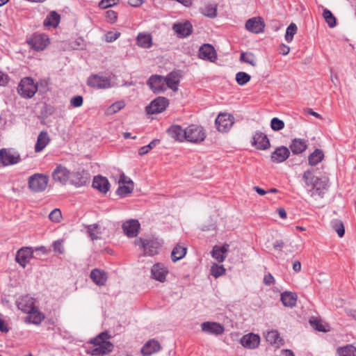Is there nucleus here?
Masks as SVG:
<instances>
[{
    "instance_id": "9b49d317",
    "label": "nucleus",
    "mask_w": 356,
    "mask_h": 356,
    "mask_svg": "<svg viewBox=\"0 0 356 356\" xmlns=\"http://www.w3.org/2000/svg\"><path fill=\"white\" fill-rule=\"evenodd\" d=\"M88 85L97 89H105L111 87V81L106 76L94 74L88 79Z\"/></svg>"
},
{
    "instance_id": "09e8293b",
    "label": "nucleus",
    "mask_w": 356,
    "mask_h": 356,
    "mask_svg": "<svg viewBox=\"0 0 356 356\" xmlns=\"http://www.w3.org/2000/svg\"><path fill=\"white\" fill-rule=\"evenodd\" d=\"M216 6L213 4L205 5L202 8V13L209 17H215L216 16Z\"/></svg>"
},
{
    "instance_id": "8fccbe9b",
    "label": "nucleus",
    "mask_w": 356,
    "mask_h": 356,
    "mask_svg": "<svg viewBox=\"0 0 356 356\" xmlns=\"http://www.w3.org/2000/svg\"><path fill=\"white\" fill-rule=\"evenodd\" d=\"M250 79L251 76L244 72H239L236 74V81L240 86H244L250 81Z\"/></svg>"
},
{
    "instance_id": "69168bd1",
    "label": "nucleus",
    "mask_w": 356,
    "mask_h": 356,
    "mask_svg": "<svg viewBox=\"0 0 356 356\" xmlns=\"http://www.w3.org/2000/svg\"><path fill=\"white\" fill-rule=\"evenodd\" d=\"M8 76L3 72L0 71V86H6L8 83Z\"/></svg>"
},
{
    "instance_id": "3c124183",
    "label": "nucleus",
    "mask_w": 356,
    "mask_h": 356,
    "mask_svg": "<svg viewBox=\"0 0 356 356\" xmlns=\"http://www.w3.org/2000/svg\"><path fill=\"white\" fill-rule=\"evenodd\" d=\"M309 323L311 326L317 331L323 332L329 331V330L326 328V325H323L320 320L312 318L309 320Z\"/></svg>"
},
{
    "instance_id": "f704fd0d",
    "label": "nucleus",
    "mask_w": 356,
    "mask_h": 356,
    "mask_svg": "<svg viewBox=\"0 0 356 356\" xmlns=\"http://www.w3.org/2000/svg\"><path fill=\"white\" fill-rule=\"evenodd\" d=\"M307 147L306 140L304 139L295 138L293 140L290 148L293 154H300Z\"/></svg>"
},
{
    "instance_id": "f03ea898",
    "label": "nucleus",
    "mask_w": 356,
    "mask_h": 356,
    "mask_svg": "<svg viewBox=\"0 0 356 356\" xmlns=\"http://www.w3.org/2000/svg\"><path fill=\"white\" fill-rule=\"evenodd\" d=\"M302 179L307 186H313L315 188L312 193V195H318L323 197V192L322 190L327 189L328 186V180H322L319 178H316L314 175L313 170H308L303 174Z\"/></svg>"
},
{
    "instance_id": "a18cd8bd",
    "label": "nucleus",
    "mask_w": 356,
    "mask_h": 356,
    "mask_svg": "<svg viewBox=\"0 0 356 356\" xmlns=\"http://www.w3.org/2000/svg\"><path fill=\"white\" fill-rule=\"evenodd\" d=\"M125 103L124 101H118L111 105L106 111L107 115H111L120 111L121 109L124 108Z\"/></svg>"
},
{
    "instance_id": "4d7b16f0",
    "label": "nucleus",
    "mask_w": 356,
    "mask_h": 356,
    "mask_svg": "<svg viewBox=\"0 0 356 356\" xmlns=\"http://www.w3.org/2000/svg\"><path fill=\"white\" fill-rule=\"evenodd\" d=\"M118 3L119 0H102L99 3V7L102 9H106L117 5Z\"/></svg>"
},
{
    "instance_id": "a211bd4d",
    "label": "nucleus",
    "mask_w": 356,
    "mask_h": 356,
    "mask_svg": "<svg viewBox=\"0 0 356 356\" xmlns=\"http://www.w3.org/2000/svg\"><path fill=\"white\" fill-rule=\"evenodd\" d=\"M34 305L35 299L29 295L24 296L17 301L18 309L25 313L33 311V309L36 308Z\"/></svg>"
},
{
    "instance_id": "de8ad7c7",
    "label": "nucleus",
    "mask_w": 356,
    "mask_h": 356,
    "mask_svg": "<svg viewBox=\"0 0 356 356\" xmlns=\"http://www.w3.org/2000/svg\"><path fill=\"white\" fill-rule=\"evenodd\" d=\"M298 27L296 24L291 23L287 27L285 34V40L288 42H291L293 40L294 35L297 33Z\"/></svg>"
},
{
    "instance_id": "f3484780",
    "label": "nucleus",
    "mask_w": 356,
    "mask_h": 356,
    "mask_svg": "<svg viewBox=\"0 0 356 356\" xmlns=\"http://www.w3.org/2000/svg\"><path fill=\"white\" fill-rule=\"evenodd\" d=\"M151 274L153 279L164 282L168 274V270L163 264L157 263L152 266Z\"/></svg>"
},
{
    "instance_id": "b1692460",
    "label": "nucleus",
    "mask_w": 356,
    "mask_h": 356,
    "mask_svg": "<svg viewBox=\"0 0 356 356\" xmlns=\"http://www.w3.org/2000/svg\"><path fill=\"white\" fill-rule=\"evenodd\" d=\"M71 183L76 187L82 186L89 182V174L85 171L76 172L70 177Z\"/></svg>"
},
{
    "instance_id": "c85d7f7f",
    "label": "nucleus",
    "mask_w": 356,
    "mask_h": 356,
    "mask_svg": "<svg viewBox=\"0 0 356 356\" xmlns=\"http://www.w3.org/2000/svg\"><path fill=\"white\" fill-rule=\"evenodd\" d=\"M168 134L176 140L181 142L186 140V129H182L179 125L171 126L168 129Z\"/></svg>"
},
{
    "instance_id": "58836bf2",
    "label": "nucleus",
    "mask_w": 356,
    "mask_h": 356,
    "mask_svg": "<svg viewBox=\"0 0 356 356\" xmlns=\"http://www.w3.org/2000/svg\"><path fill=\"white\" fill-rule=\"evenodd\" d=\"M323 158V152L321 149H316L309 156V164L312 166H314L320 163Z\"/></svg>"
},
{
    "instance_id": "e433bc0d",
    "label": "nucleus",
    "mask_w": 356,
    "mask_h": 356,
    "mask_svg": "<svg viewBox=\"0 0 356 356\" xmlns=\"http://www.w3.org/2000/svg\"><path fill=\"white\" fill-rule=\"evenodd\" d=\"M165 86L172 89L173 91H177L178 89L179 79L177 73L171 72L167 76H165Z\"/></svg>"
},
{
    "instance_id": "4c0bfd02",
    "label": "nucleus",
    "mask_w": 356,
    "mask_h": 356,
    "mask_svg": "<svg viewBox=\"0 0 356 356\" xmlns=\"http://www.w3.org/2000/svg\"><path fill=\"white\" fill-rule=\"evenodd\" d=\"M339 356H356V348L352 344L339 347L337 349Z\"/></svg>"
},
{
    "instance_id": "864d4df0",
    "label": "nucleus",
    "mask_w": 356,
    "mask_h": 356,
    "mask_svg": "<svg viewBox=\"0 0 356 356\" xmlns=\"http://www.w3.org/2000/svg\"><path fill=\"white\" fill-rule=\"evenodd\" d=\"M134 190V184L133 185H123L118 187L116 193L118 195L121 197H125L127 195L131 193Z\"/></svg>"
},
{
    "instance_id": "c756f323",
    "label": "nucleus",
    "mask_w": 356,
    "mask_h": 356,
    "mask_svg": "<svg viewBox=\"0 0 356 356\" xmlns=\"http://www.w3.org/2000/svg\"><path fill=\"white\" fill-rule=\"evenodd\" d=\"M160 349V343L154 339H151L143 346L141 349V353L145 356H149L159 351Z\"/></svg>"
},
{
    "instance_id": "423d86ee",
    "label": "nucleus",
    "mask_w": 356,
    "mask_h": 356,
    "mask_svg": "<svg viewBox=\"0 0 356 356\" xmlns=\"http://www.w3.org/2000/svg\"><path fill=\"white\" fill-rule=\"evenodd\" d=\"M27 43L34 50L42 51L49 44V38L45 34H34L27 40Z\"/></svg>"
},
{
    "instance_id": "1a4fd4ad",
    "label": "nucleus",
    "mask_w": 356,
    "mask_h": 356,
    "mask_svg": "<svg viewBox=\"0 0 356 356\" xmlns=\"http://www.w3.org/2000/svg\"><path fill=\"white\" fill-rule=\"evenodd\" d=\"M215 122L219 131L226 132L233 126L234 118L227 113H220L218 115Z\"/></svg>"
},
{
    "instance_id": "0eeeda50",
    "label": "nucleus",
    "mask_w": 356,
    "mask_h": 356,
    "mask_svg": "<svg viewBox=\"0 0 356 356\" xmlns=\"http://www.w3.org/2000/svg\"><path fill=\"white\" fill-rule=\"evenodd\" d=\"M21 160L19 153L13 152L11 149H0V161L4 166L18 163Z\"/></svg>"
},
{
    "instance_id": "680f3d73",
    "label": "nucleus",
    "mask_w": 356,
    "mask_h": 356,
    "mask_svg": "<svg viewBox=\"0 0 356 356\" xmlns=\"http://www.w3.org/2000/svg\"><path fill=\"white\" fill-rule=\"evenodd\" d=\"M106 17L110 22L113 23L117 19V13L115 11L110 10L106 11Z\"/></svg>"
},
{
    "instance_id": "052dcab7",
    "label": "nucleus",
    "mask_w": 356,
    "mask_h": 356,
    "mask_svg": "<svg viewBox=\"0 0 356 356\" xmlns=\"http://www.w3.org/2000/svg\"><path fill=\"white\" fill-rule=\"evenodd\" d=\"M119 36V33L109 32L106 35V42H111L117 40Z\"/></svg>"
},
{
    "instance_id": "0e129e2a",
    "label": "nucleus",
    "mask_w": 356,
    "mask_h": 356,
    "mask_svg": "<svg viewBox=\"0 0 356 356\" xmlns=\"http://www.w3.org/2000/svg\"><path fill=\"white\" fill-rule=\"evenodd\" d=\"M118 182H119V184H127L129 185H133V184H134L133 181L131 179L126 177L124 173H122L120 175Z\"/></svg>"
},
{
    "instance_id": "6ab92c4d",
    "label": "nucleus",
    "mask_w": 356,
    "mask_h": 356,
    "mask_svg": "<svg viewBox=\"0 0 356 356\" xmlns=\"http://www.w3.org/2000/svg\"><path fill=\"white\" fill-rule=\"evenodd\" d=\"M33 250L31 248H22L16 254L15 261L24 268L33 255Z\"/></svg>"
},
{
    "instance_id": "f8f14e48",
    "label": "nucleus",
    "mask_w": 356,
    "mask_h": 356,
    "mask_svg": "<svg viewBox=\"0 0 356 356\" xmlns=\"http://www.w3.org/2000/svg\"><path fill=\"white\" fill-rule=\"evenodd\" d=\"M251 144L257 149L261 150H266L270 147V143L267 136L259 131L254 134Z\"/></svg>"
},
{
    "instance_id": "79ce46f5",
    "label": "nucleus",
    "mask_w": 356,
    "mask_h": 356,
    "mask_svg": "<svg viewBox=\"0 0 356 356\" xmlns=\"http://www.w3.org/2000/svg\"><path fill=\"white\" fill-rule=\"evenodd\" d=\"M266 339L270 344L276 345L277 346L282 344V339L277 330L268 332L266 334Z\"/></svg>"
},
{
    "instance_id": "e2e57ef3",
    "label": "nucleus",
    "mask_w": 356,
    "mask_h": 356,
    "mask_svg": "<svg viewBox=\"0 0 356 356\" xmlns=\"http://www.w3.org/2000/svg\"><path fill=\"white\" fill-rule=\"evenodd\" d=\"M263 282L264 284L270 286L274 284L275 279L270 273H268L264 276Z\"/></svg>"
},
{
    "instance_id": "5701e85b",
    "label": "nucleus",
    "mask_w": 356,
    "mask_h": 356,
    "mask_svg": "<svg viewBox=\"0 0 356 356\" xmlns=\"http://www.w3.org/2000/svg\"><path fill=\"white\" fill-rule=\"evenodd\" d=\"M172 29L179 38H186L191 34L193 26L189 22L175 24Z\"/></svg>"
},
{
    "instance_id": "bf43d9fd",
    "label": "nucleus",
    "mask_w": 356,
    "mask_h": 356,
    "mask_svg": "<svg viewBox=\"0 0 356 356\" xmlns=\"http://www.w3.org/2000/svg\"><path fill=\"white\" fill-rule=\"evenodd\" d=\"M70 103L74 107H79L83 104V97L80 95L75 96L71 99Z\"/></svg>"
},
{
    "instance_id": "c9c22d12",
    "label": "nucleus",
    "mask_w": 356,
    "mask_h": 356,
    "mask_svg": "<svg viewBox=\"0 0 356 356\" xmlns=\"http://www.w3.org/2000/svg\"><path fill=\"white\" fill-rule=\"evenodd\" d=\"M29 314L26 317V321L33 324L39 325L44 318V316L37 308L33 309V311L27 312Z\"/></svg>"
},
{
    "instance_id": "ea45409f",
    "label": "nucleus",
    "mask_w": 356,
    "mask_h": 356,
    "mask_svg": "<svg viewBox=\"0 0 356 356\" xmlns=\"http://www.w3.org/2000/svg\"><path fill=\"white\" fill-rule=\"evenodd\" d=\"M186 248L180 245H177L172 250L171 253L172 260L175 262L181 259L186 254Z\"/></svg>"
},
{
    "instance_id": "72a5a7b5",
    "label": "nucleus",
    "mask_w": 356,
    "mask_h": 356,
    "mask_svg": "<svg viewBox=\"0 0 356 356\" xmlns=\"http://www.w3.org/2000/svg\"><path fill=\"white\" fill-rule=\"evenodd\" d=\"M60 16L56 11H51L44 20L43 24L46 27L56 28L58 26Z\"/></svg>"
},
{
    "instance_id": "603ef678",
    "label": "nucleus",
    "mask_w": 356,
    "mask_h": 356,
    "mask_svg": "<svg viewBox=\"0 0 356 356\" xmlns=\"http://www.w3.org/2000/svg\"><path fill=\"white\" fill-rule=\"evenodd\" d=\"M225 273V268L222 265L214 264L211 268V273L215 277H218Z\"/></svg>"
},
{
    "instance_id": "20e7f679",
    "label": "nucleus",
    "mask_w": 356,
    "mask_h": 356,
    "mask_svg": "<svg viewBox=\"0 0 356 356\" xmlns=\"http://www.w3.org/2000/svg\"><path fill=\"white\" fill-rule=\"evenodd\" d=\"M19 94L25 98H31L38 91V86L31 77L22 79L18 86Z\"/></svg>"
},
{
    "instance_id": "c03bdc74",
    "label": "nucleus",
    "mask_w": 356,
    "mask_h": 356,
    "mask_svg": "<svg viewBox=\"0 0 356 356\" xmlns=\"http://www.w3.org/2000/svg\"><path fill=\"white\" fill-rule=\"evenodd\" d=\"M240 60L243 63H248L252 66L257 65V60L255 56L251 52H243L240 56Z\"/></svg>"
},
{
    "instance_id": "393cba45",
    "label": "nucleus",
    "mask_w": 356,
    "mask_h": 356,
    "mask_svg": "<svg viewBox=\"0 0 356 356\" xmlns=\"http://www.w3.org/2000/svg\"><path fill=\"white\" fill-rule=\"evenodd\" d=\"M92 186L102 193L106 194L109 191L110 184L106 177L99 175L95 177Z\"/></svg>"
},
{
    "instance_id": "4be33fe9",
    "label": "nucleus",
    "mask_w": 356,
    "mask_h": 356,
    "mask_svg": "<svg viewBox=\"0 0 356 356\" xmlns=\"http://www.w3.org/2000/svg\"><path fill=\"white\" fill-rule=\"evenodd\" d=\"M53 179L62 184H65L70 179L69 170L61 165L57 166L52 174Z\"/></svg>"
},
{
    "instance_id": "a878e982",
    "label": "nucleus",
    "mask_w": 356,
    "mask_h": 356,
    "mask_svg": "<svg viewBox=\"0 0 356 356\" xmlns=\"http://www.w3.org/2000/svg\"><path fill=\"white\" fill-rule=\"evenodd\" d=\"M50 138L46 131H42L37 138V141L34 147V150L36 153L42 152L46 146L49 143Z\"/></svg>"
},
{
    "instance_id": "5fc2aeb1",
    "label": "nucleus",
    "mask_w": 356,
    "mask_h": 356,
    "mask_svg": "<svg viewBox=\"0 0 356 356\" xmlns=\"http://www.w3.org/2000/svg\"><path fill=\"white\" fill-rule=\"evenodd\" d=\"M160 140L158 139L153 140L149 145L143 146L139 149V154L143 156L147 154L152 149L156 147L159 143Z\"/></svg>"
},
{
    "instance_id": "2eb2a0df",
    "label": "nucleus",
    "mask_w": 356,
    "mask_h": 356,
    "mask_svg": "<svg viewBox=\"0 0 356 356\" xmlns=\"http://www.w3.org/2000/svg\"><path fill=\"white\" fill-rule=\"evenodd\" d=\"M140 225L137 220L131 219L124 222L122 225V229L124 234L128 237H135L138 235Z\"/></svg>"
},
{
    "instance_id": "ddd939ff",
    "label": "nucleus",
    "mask_w": 356,
    "mask_h": 356,
    "mask_svg": "<svg viewBox=\"0 0 356 356\" xmlns=\"http://www.w3.org/2000/svg\"><path fill=\"white\" fill-rule=\"evenodd\" d=\"M198 57L202 60L215 62L217 59V53L211 44L206 43L200 47Z\"/></svg>"
},
{
    "instance_id": "f257e3e1",
    "label": "nucleus",
    "mask_w": 356,
    "mask_h": 356,
    "mask_svg": "<svg viewBox=\"0 0 356 356\" xmlns=\"http://www.w3.org/2000/svg\"><path fill=\"white\" fill-rule=\"evenodd\" d=\"M108 334L104 332L100 333L98 336L90 340V343L95 347L88 348L86 352L88 354L95 356H100L108 354L111 352L113 345L107 341Z\"/></svg>"
},
{
    "instance_id": "49530a36",
    "label": "nucleus",
    "mask_w": 356,
    "mask_h": 356,
    "mask_svg": "<svg viewBox=\"0 0 356 356\" xmlns=\"http://www.w3.org/2000/svg\"><path fill=\"white\" fill-rule=\"evenodd\" d=\"M323 16L325 22L327 23L328 26L330 28H333V27L336 26V25H337L336 18L333 15V14L331 13L330 10H329L327 8L324 9L323 12Z\"/></svg>"
},
{
    "instance_id": "7ed1b4c3",
    "label": "nucleus",
    "mask_w": 356,
    "mask_h": 356,
    "mask_svg": "<svg viewBox=\"0 0 356 356\" xmlns=\"http://www.w3.org/2000/svg\"><path fill=\"white\" fill-rule=\"evenodd\" d=\"M48 182V177L40 173L31 175L28 180L29 188L35 193L44 191L47 187Z\"/></svg>"
},
{
    "instance_id": "473e14b6",
    "label": "nucleus",
    "mask_w": 356,
    "mask_h": 356,
    "mask_svg": "<svg viewBox=\"0 0 356 356\" xmlns=\"http://www.w3.org/2000/svg\"><path fill=\"white\" fill-rule=\"evenodd\" d=\"M160 247V243L154 239H147L145 246L144 248L145 256H153L157 253V250Z\"/></svg>"
},
{
    "instance_id": "13d9d810",
    "label": "nucleus",
    "mask_w": 356,
    "mask_h": 356,
    "mask_svg": "<svg viewBox=\"0 0 356 356\" xmlns=\"http://www.w3.org/2000/svg\"><path fill=\"white\" fill-rule=\"evenodd\" d=\"M49 219L53 222H59L62 218L61 212L58 209H54L49 215Z\"/></svg>"
},
{
    "instance_id": "37998d69",
    "label": "nucleus",
    "mask_w": 356,
    "mask_h": 356,
    "mask_svg": "<svg viewBox=\"0 0 356 356\" xmlns=\"http://www.w3.org/2000/svg\"><path fill=\"white\" fill-rule=\"evenodd\" d=\"M331 227L340 238H342L344 236L345 227L341 220L339 219L333 220L331 222Z\"/></svg>"
},
{
    "instance_id": "338daca9",
    "label": "nucleus",
    "mask_w": 356,
    "mask_h": 356,
    "mask_svg": "<svg viewBox=\"0 0 356 356\" xmlns=\"http://www.w3.org/2000/svg\"><path fill=\"white\" fill-rule=\"evenodd\" d=\"M279 52L284 55V56H286L287 55L289 51H290V47L286 45V44H282L280 47H279Z\"/></svg>"
},
{
    "instance_id": "bb28decb",
    "label": "nucleus",
    "mask_w": 356,
    "mask_h": 356,
    "mask_svg": "<svg viewBox=\"0 0 356 356\" xmlns=\"http://www.w3.org/2000/svg\"><path fill=\"white\" fill-rule=\"evenodd\" d=\"M229 247L228 244H224L222 246H214L211 252L212 257L218 262L224 261L226 259Z\"/></svg>"
},
{
    "instance_id": "cd10ccee",
    "label": "nucleus",
    "mask_w": 356,
    "mask_h": 356,
    "mask_svg": "<svg viewBox=\"0 0 356 356\" xmlns=\"http://www.w3.org/2000/svg\"><path fill=\"white\" fill-rule=\"evenodd\" d=\"M136 44L143 49H149L152 44V36L149 33H139L136 37Z\"/></svg>"
},
{
    "instance_id": "dca6fc26",
    "label": "nucleus",
    "mask_w": 356,
    "mask_h": 356,
    "mask_svg": "<svg viewBox=\"0 0 356 356\" xmlns=\"http://www.w3.org/2000/svg\"><path fill=\"white\" fill-rule=\"evenodd\" d=\"M240 343L244 348L254 349L259 345L260 337L256 334L249 333L241 339Z\"/></svg>"
},
{
    "instance_id": "a19ab883",
    "label": "nucleus",
    "mask_w": 356,
    "mask_h": 356,
    "mask_svg": "<svg viewBox=\"0 0 356 356\" xmlns=\"http://www.w3.org/2000/svg\"><path fill=\"white\" fill-rule=\"evenodd\" d=\"M88 233L92 241L102 238V229L97 224H92L88 225Z\"/></svg>"
},
{
    "instance_id": "4468645a",
    "label": "nucleus",
    "mask_w": 356,
    "mask_h": 356,
    "mask_svg": "<svg viewBox=\"0 0 356 356\" xmlns=\"http://www.w3.org/2000/svg\"><path fill=\"white\" fill-rule=\"evenodd\" d=\"M201 328L202 332L214 335L222 334L225 331L223 325L216 322H204L201 324Z\"/></svg>"
},
{
    "instance_id": "412c9836",
    "label": "nucleus",
    "mask_w": 356,
    "mask_h": 356,
    "mask_svg": "<svg viewBox=\"0 0 356 356\" xmlns=\"http://www.w3.org/2000/svg\"><path fill=\"white\" fill-rule=\"evenodd\" d=\"M289 149L284 146H281L276 148L272 153L270 159L273 163H280L286 161L289 158Z\"/></svg>"
},
{
    "instance_id": "6e6d98bb",
    "label": "nucleus",
    "mask_w": 356,
    "mask_h": 356,
    "mask_svg": "<svg viewBox=\"0 0 356 356\" xmlns=\"http://www.w3.org/2000/svg\"><path fill=\"white\" fill-rule=\"evenodd\" d=\"M270 127L274 131H280L284 128V123L277 118H273L270 122Z\"/></svg>"
},
{
    "instance_id": "6e6552de",
    "label": "nucleus",
    "mask_w": 356,
    "mask_h": 356,
    "mask_svg": "<svg viewBox=\"0 0 356 356\" xmlns=\"http://www.w3.org/2000/svg\"><path fill=\"white\" fill-rule=\"evenodd\" d=\"M165 82V76L155 74L149 78L147 85L154 93H161L167 89Z\"/></svg>"
},
{
    "instance_id": "aec40b11",
    "label": "nucleus",
    "mask_w": 356,
    "mask_h": 356,
    "mask_svg": "<svg viewBox=\"0 0 356 356\" xmlns=\"http://www.w3.org/2000/svg\"><path fill=\"white\" fill-rule=\"evenodd\" d=\"M264 22L261 18L252 17L245 23V28L253 33H260L264 31Z\"/></svg>"
},
{
    "instance_id": "7c9ffc66",
    "label": "nucleus",
    "mask_w": 356,
    "mask_h": 356,
    "mask_svg": "<svg viewBox=\"0 0 356 356\" xmlns=\"http://www.w3.org/2000/svg\"><path fill=\"white\" fill-rule=\"evenodd\" d=\"M90 278L98 286H104L108 279L106 273L104 270L95 268L90 273Z\"/></svg>"
},
{
    "instance_id": "774afa93",
    "label": "nucleus",
    "mask_w": 356,
    "mask_h": 356,
    "mask_svg": "<svg viewBox=\"0 0 356 356\" xmlns=\"http://www.w3.org/2000/svg\"><path fill=\"white\" fill-rule=\"evenodd\" d=\"M144 3L143 0H128V3L133 7H138Z\"/></svg>"
},
{
    "instance_id": "39448f33",
    "label": "nucleus",
    "mask_w": 356,
    "mask_h": 356,
    "mask_svg": "<svg viewBox=\"0 0 356 356\" xmlns=\"http://www.w3.org/2000/svg\"><path fill=\"white\" fill-rule=\"evenodd\" d=\"M206 134L204 129L197 125L192 124L186 128V140L198 143L204 140Z\"/></svg>"
},
{
    "instance_id": "2f4dec72",
    "label": "nucleus",
    "mask_w": 356,
    "mask_h": 356,
    "mask_svg": "<svg viewBox=\"0 0 356 356\" xmlns=\"http://www.w3.org/2000/svg\"><path fill=\"white\" fill-rule=\"evenodd\" d=\"M280 300L285 307L292 308L296 306L297 295L290 291H284L281 294Z\"/></svg>"
},
{
    "instance_id": "9d476101",
    "label": "nucleus",
    "mask_w": 356,
    "mask_h": 356,
    "mask_svg": "<svg viewBox=\"0 0 356 356\" xmlns=\"http://www.w3.org/2000/svg\"><path fill=\"white\" fill-rule=\"evenodd\" d=\"M168 99L164 97H159L154 99L149 106L146 107V111L149 114L159 113L163 111L168 106Z\"/></svg>"
}]
</instances>
